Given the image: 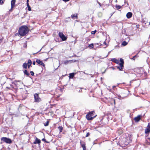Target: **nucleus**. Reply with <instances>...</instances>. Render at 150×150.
Returning a JSON list of instances; mask_svg holds the SVG:
<instances>
[{
	"instance_id": "f257e3e1",
	"label": "nucleus",
	"mask_w": 150,
	"mask_h": 150,
	"mask_svg": "<svg viewBox=\"0 0 150 150\" xmlns=\"http://www.w3.org/2000/svg\"><path fill=\"white\" fill-rule=\"evenodd\" d=\"M29 31V28L26 25H23L21 26L18 30V33L21 36L25 35Z\"/></svg>"
},
{
	"instance_id": "f03ea898",
	"label": "nucleus",
	"mask_w": 150,
	"mask_h": 150,
	"mask_svg": "<svg viewBox=\"0 0 150 150\" xmlns=\"http://www.w3.org/2000/svg\"><path fill=\"white\" fill-rule=\"evenodd\" d=\"M1 140L2 141L8 144H11L12 141L11 139L6 137H2L1 138Z\"/></svg>"
},
{
	"instance_id": "7ed1b4c3",
	"label": "nucleus",
	"mask_w": 150,
	"mask_h": 150,
	"mask_svg": "<svg viewBox=\"0 0 150 150\" xmlns=\"http://www.w3.org/2000/svg\"><path fill=\"white\" fill-rule=\"evenodd\" d=\"M93 113H95V112L93 111H92L89 112L86 115V118L88 120H91L93 118V115H92L91 114Z\"/></svg>"
},
{
	"instance_id": "20e7f679",
	"label": "nucleus",
	"mask_w": 150,
	"mask_h": 150,
	"mask_svg": "<svg viewBox=\"0 0 150 150\" xmlns=\"http://www.w3.org/2000/svg\"><path fill=\"white\" fill-rule=\"evenodd\" d=\"M35 101V102H38L41 100V99L39 97L38 94L37 93H35L34 95Z\"/></svg>"
},
{
	"instance_id": "39448f33",
	"label": "nucleus",
	"mask_w": 150,
	"mask_h": 150,
	"mask_svg": "<svg viewBox=\"0 0 150 150\" xmlns=\"http://www.w3.org/2000/svg\"><path fill=\"white\" fill-rule=\"evenodd\" d=\"M67 38H54L55 41L56 42H59L62 41H65Z\"/></svg>"
},
{
	"instance_id": "423d86ee",
	"label": "nucleus",
	"mask_w": 150,
	"mask_h": 150,
	"mask_svg": "<svg viewBox=\"0 0 150 150\" xmlns=\"http://www.w3.org/2000/svg\"><path fill=\"white\" fill-rule=\"evenodd\" d=\"M145 133L148 134L150 132V122L148 123L147 127L145 130Z\"/></svg>"
},
{
	"instance_id": "0eeeda50",
	"label": "nucleus",
	"mask_w": 150,
	"mask_h": 150,
	"mask_svg": "<svg viewBox=\"0 0 150 150\" xmlns=\"http://www.w3.org/2000/svg\"><path fill=\"white\" fill-rule=\"evenodd\" d=\"M36 62L38 64L42 66L43 67H45V64H44L43 62L41 61L39 59H37Z\"/></svg>"
},
{
	"instance_id": "6e6552de",
	"label": "nucleus",
	"mask_w": 150,
	"mask_h": 150,
	"mask_svg": "<svg viewBox=\"0 0 150 150\" xmlns=\"http://www.w3.org/2000/svg\"><path fill=\"white\" fill-rule=\"evenodd\" d=\"M40 140L36 137L35 141L33 143L34 144H38L39 145H40Z\"/></svg>"
},
{
	"instance_id": "1a4fd4ad",
	"label": "nucleus",
	"mask_w": 150,
	"mask_h": 150,
	"mask_svg": "<svg viewBox=\"0 0 150 150\" xmlns=\"http://www.w3.org/2000/svg\"><path fill=\"white\" fill-rule=\"evenodd\" d=\"M81 147L83 148V150H86V149L85 146V143L81 141L80 142Z\"/></svg>"
},
{
	"instance_id": "9d476101",
	"label": "nucleus",
	"mask_w": 150,
	"mask_h": 150,
	"mask_svg": "<svg viewBox=\"0 0 150 150\" xmlns=\"http://www.w3.org/2000/svg\"><path fill=\"white\" fill-rule=\"evenodd\" d=\"M16 0H12L11 1V9H12L15 6Z\"/></svg>"
},
{
	"instance_id": "9b49d317",
	"label": "nucleus",
	"mask_w": 150,
	"mask_h": 150,
	"mask_svg": "<svg viewBox=\"0 0 150 150\" xmlns=\"http://www.w3.org/2000/svg\"><path fill=\"white\" fill-rule=\"evenodd\" d=\"M132 141L131 139L130 138H127L125 141V145H127L129 143L131 142Z\"/></svg>"
},
{
	"instance_id": "f8f14e48",
	"label": "nucleus",
	"mask_w": 150,
	"mask_h": 150,
	"mask_svg": "<svg viewBox=\"0 0 150 150\" xmlns=\"http://www.w3.org/2000/svg\"><path fill=\"white\" fill-rule=\"evenodd\" d=\"M142 116L141 115H139L137 117H136L134 118L135 121L136 122H139Z\"/></svg>"
},
{
	"instance_id": "ddd939ff",
	"label": "nucleus",
	"mask_w": 150,
	"mask_h": 150,
	"mask_svg": "<svg viewBox=\"0 0 150 150\" xmlns=\"http://www.w3.org/2000/svg\"><path fill=\"white\" fill-rule=\"evenodd\" d=\"M71 17L73 19H77L78 18V14L77 13H74L71 16Z\"/></svg>"
},
{
	"instance_id": "4468645a",
	"label": "nucleus",
	"mask_w": 150,
	"mask_h": 150,
	"mask_svg": "<svg viewBox=\"0 0 150 150\" xmlns=\"http://www.w3.org/2000/svg\"><path fill=\"white\" fill-rule=\"evenodd\" d=\"M132 15V13L131 12H128L126 14V17L128 18H131Z\"/></svg>"
},
{
	"instance_id": "2eb2a0df",
	"label": "nucleus",
	"mask_w": 150,
	"mask_h": 150,
	"mask_svg": "<svg viewBox=\"0 0 150 150\" xmlns=\"http://www.w3.org/2000/svg\"><path fill=\"white\" fill-rule=\"evenodd\" d=\"M129 38H128V39L127 40V41H123L122 42V43L121 45L123 46H125L127 44L129 40Z\"/></svg>"
},
{
	"instance_id": "dca6fc26",
	"label": "nucleus",
	"mask_w": 150,
	"mask_h": 150,
	"mask_svg": "<svg viewBox=\"0 0 150 150\" xmlns=\"http://www.w3.org/2000/svg\"><path fill=\"white\" fill-rule=\"evenodd\" d=\"M76 60H69V61H65L64 62V64H67L68 62H76Z\"/></svg>"
},
{
	"instance_id": "f3484780",
	"label": "nucleus",
	"mask_w": 150,
	"mask_h": 150,
	"mask_svg": "<svg viewBox=\"0 0 150 150\" xmlns=\"http://www.w3.org/2000/svg\"><path fill=\"white\" fill-rule=\"evenodd\" d=\"M59 35L60 38H67L65 36L63 33L61 32L59 33Z\"/></svg>"
},
{
	"instance_id": "a211bd4d",
	"label": "nucleus",
	"mask_w": 150,
	"mask_h": 150,
	"mask_svg": "<svg viewBox=\"0 0 150 150\" xmlns=\"http://www.w3.org/2000/svg\"><path fill=\"white\" fill-rule=\"evenodd\" d=\"M111 60L112 61L117 64H119V61L115 58L112 59Z\"/></svg>"
},
{
	"instance_id": "6ab92c4d",
	"label": "nucleus",
	"mask_w": 150,
	"mask_h": 150,
	"mask_svg": "<svg viewBox=\"0 0 150 150\" xmlns=\"http://www.w3.org/2000/svg\"><path fill=\"white\" fill-rule=\"evenodd\" d=\"M32 64V61L30 59H29L27 64L28 68H29Z\"/></svg>"
},
{
	"instance_id": "aec40b11",
	"label": "nucleus",
	"mask_w": 150,
	"mask_h": 150,
	"mask_svg": "<svg viewBox=\"0 0 150 150\" xmlns=\"http://www.w3.org/2000/svg\"><path fill=\"white\" fill-rule=\"evenodd\" d=\"M119 64V65L117 66V68L120 70H121L122 69V67H123V65H122L121 64Z\"/></svg>"
},
{
	"instance_id": "412c9836",
	"label": "nucleus",
	"mask_w": 150,
	"mask_h": 150,
	"mask_svg": "<svg viewBox=\"0 0 150 150\" xmlns=\"http://www.w3.org/2000/svg\"><path fill=\"white\" fill-rule=\"evenodd\" d=\"M23 72L24 74L26 75L27 76H29L30 75L29 73L28 72V71L26 70H25Z\"/></svg>"
},
{
	"instance_id": "4be33fe9",
	"label": "nucleus",
	"mask_w": 150,
	"mask_h": 150,
	"mask_svg": "<svg viewBox=\"0 0 150 150\" xmlns=\"http://www.w3.org/2000/svg\"><path fill=\"white\" fill-rule=\"evenodd\" d=\"M74 74H75L74 73L70 74L69 76V78H72L74 77Z\"/></svg>"
},
{
	"instance_id": "5701e85b",
	"label": "nucleus",
	"mask_w": 150,
	"mask_h": 150,
	"mask_svg": "<svg viewBox=\"0 0 150 150\" xmlns=\"http://www.w3.org/2000/svg\"><path fill=\"white\" fill-rule=\"evenodd\" d=\"M23 68H25V69H26L27 67V63H26L25 62L23 64Z\"/></svg>"
},
{
	"instance_id": "b1692460",
	"label": "nucleus",
	"mask_w": 150,
	"mask_h": 150,
	"mask_svg": "<svg viewBox=\"0 0 150 150\" xmlns=\"http://www.w3.org/2000/svg\"><path fill=\"white\" fill-rule=\"evenodd\" d=\"M115 7L117 10H119V9L121 8H122V6L120 5H118L117 4L116 5Z\"/></svg>"
},
{
	"instance_id": "393cba45",
	"label": "nucleus",
	"mask_w": 150,
	"mask_h": 150,
	"mask_svg": "<svg viewBox=\"0 0 150 150\" xmlns=\"http://www.w3.org/2000/svg\"><path fill=\"white\" fill-rule=\"evenodd\" d=\"M120 63L119 62V64H121L122 65H123L124 61L123 59H122V58H120Z\"/></svg>"
},
{
	"instance_id": "a878e982",
	"label": "nucleus",
	"mask_w": 150,
	"mask_h": 150,
	"mask_svg": "<svg viewBox=\"0 0 150 150\" xmlns=\"http://www.w3.org/2000/svg\"><path fill=\"white\" fill-rule=\"evenodd\" d=\"M58 129L59 130L60 132H61L62 131L63 127L62 126H59L58 127Z\"/></svg>"
},
{
	"instance_id": "bb28decb",
	"label": "nucleus",
	"mask_w": 150,
	"mask_h": 150,
	"mask_svg": "<svg viewBox=\"0 0 150 150\" xmlns=\"http://www.w3.org/2000/svg\"><path fill=\"white\" fill-rule=\"evenodd\" d=\"M88 46L91 49L93 48V43H92L90 45H89Z\"/></svg>"
},
{
	"instance_id": "cd10ccee",
	"label": "nucleus",
	"mask_w": 150,
	"mask_h": 150,
	"mask_svg": "<svg viewBox=\"0 0 150 150\" xmlns=\"http://www.w3.org/2000/svg\"><path fill=\"white\" fill-rule=\"evenodd\" d=\"M49 125V121H47L46 123H44V125L45 126H47Z\"/></svg>"
},
{
	"instance_id": "c85d7f7f",
	"label": "nucleus",
	"mask_w": 150,
	"mask_h": 150,
	"mask_svg": "<svg viewBox=\"0 0 150 150\" xmlns=\"http://www.w3.org/2000/svg\"><path fill=\"white\" fill-rule=\"evenodd\" d=\"M28 8V10L29 11H31V8L30 7V5H29L28 6H27Z\"/></svg>"
},
{
	"instance_id": "c756f323",
	"label": "nucleus",
	"mask_w": 150,
	"mask_h": 150,
	"mask_svg": "<svg viewBox=\"0 0 150 150\" xmlns=\"http://www.w3.org/2000/svg\"><path fill=\"white\" fill-rule=\"evenodd\" d=\"M23 47L25 48H26L27 47V45L26 44V42H25L24 43Z\"/></svg>"
},
{
	"instance_id": "7c9ffc66",
	"label": "nucleus",
	"mask_w": 150,
	"mask_h": 150,
	"mask_svg": "<svg viewBox=\"0 0 150 150\" xmlns=\"http://www.w3.org/2000/svg\"><path fill=\"white\" fill-rule=\"evenodd\" d=\"M96 30H95L94 31H92L91 32V34H94L96 33Z\"/></svg>"
},
{
	"instance_id": "2f4dec72",
	"label": "nucleus",
	"mask_w": 150,
	"mask_h": 150,
	"mask_svg": "<svg viewBox=\"0 0 150 150\" xmlns=\"http://www.w3.org/2000/svg\"><path fill=\"white\" fill-rule=\"evenodd\" d=\"M30 73L32 76H33L34 75V73L33 71H31Z\"/></svg>"
},
{
	"instance_id": "473e14b6",
	"label": "nucleus",
	"mask_w": 150,
	"mask_h": 150,
	"mask_svg": "<svg viewBox=\"0 0 150 150\" xmlns=\"http://www.w3.org/2000/svg\"><path fill=\"white\" fill-rule=\"evenodd\" d=\"M4 2L2 0H0V4H4Z\"/></svg>"
},
{
	"instance_id": "72a5a7b5",
	"label": "nucleus",
	"mask_w": 150,
	"mask_h": 150,
	"mask_svg": "<svg viewBox=\"0 0 150 150\" xmlns=\"http://www.w3.org/2000/svg\"><path fill=\"white\" fill-rule=\"evenodd\" d=\"M103 43L104 44H105L106 45V47L108 46V45L105 42V41H104Z\"/></svg>"
},
{
	"instance_id": "f704fd0d",
	"label": "nucleus",
	"mask_w": 150,
	"mask_h": 150,
	"mask_svg": "<svg viewBox=\"0 0 150 150\" xmlns=\"http://www.w3.org/2000/svg\"><path fill=\"white\" fill-rule=\"evenodd\" d=\"M103 43L104 44H105L106 45V47L108 46V45L105 42V41H104Z\"/></svg>"
},
{
	"instance_id": "c9c22d12",
	"label": "nucleus",
	"mask_w": 150,
	"mask_h": 150,
	"mask_svg": "<svg viewBox=\"0 0 150 150\" xmlns=\"http://www.w3.org/2000/svg\"><path fill=\"white\" fill-rule=\"evenodd\" d=\"M90 135V133L89 132H87L86 134V137H88L89 135Z\"/></svg>"
},
{
	"instance_id": "e433bc0d",
	"label": "nucleus",
	"mask_w": 150,
	"mask_h": 150,
	"mask_svg": "<svg viewBox=\"0 0 150 150\" xmlns=\"http://www.w3.org/2000/svg\"><path fill=\"white\" fill-rule=\"evenodd\" d=\"M94 113H92V114H91L92 115H93V118H94L96 116V115L95 116H94Z\"/></svg>"
},
{
	"instance_id": "4c0bfd02",
	"label": "nucleus",
	"mask_w": 150,
	"mask_h": 150,
	"mask_svg": "<svg viewBox=\"0 0 150 150\" xmlns=\"http://www.w3.org/2000/svg\"><path fill=\"white\" fill-rule=\"evenodd\" d=\"M63 1L65 2H67L69 1V0H62Z\"/></svg>"
},
{
	"instance_id": "58836bf2",
	"label": "nucleus",
	"mask_w": 150,
	"mask_h": 150,
	"mask_svg": "<svg viewBox=\"0 0 150 150\" xmlns=\"http://www.w3.org/2000/svg\"><path fill=\"white\" fill-rule=\"evenodd\" d=\"M33 64L34 65H35V61H33Z\"/></svg>"
},
{
	"instance_id": "ea45409f",
	"label": "nucleus",
	"mask_w": 150,
	"mask_h": 150,
	"mask_svg": "<svg viewBox=\"0 0 150 150\" xmlns=\"http://www.w3.org/2000/svg\"><path fill=\"white\" fill-rule=\"evenodd\" d=\"M2 38H1L0 39V43H1V42H2Z\"/></svg>"
},
{
	"instance_id": "a19ab883",
	"label": "nucleus",
	"mask_w": 150,
	"mask_h": 150,
	"mask_svg": "<svg viewBox=\"0 0 150 150\" xmlns=\"http://www.w3.org/2000/svg\"><path fill=\"white\" fill-rule=\"evenodd\" d=\"M110 51L109 52H108V54L106 56V57H108V55L110 54Z\"/></svg>"
},
{
	"instance_id": "79ce46f5",
	"label": "nucleus",
	"mask_w": 150,
	"mask_h": 150,
	"mask_svg": "<svg viewBox=\"0 0 150 150\" xmlns=\"http://www.w3.org/2000/svg\"><path fill=\"white\" fill-rule=\"evenodd\" d=\"M116 86H112V88L113 89H114V88H115L116 87Z\"/></svg>"
},
{
	"instance_id": "37998d69",
	"label": "nucleus",
	"mask_w": 150,
	"mask_h": 150,
	"mask_svg": "<svg viewBox=\"0 0 150 150\" xmlns=\"http://www.w3.org/2000/svg\"><path fill=\"white\" fill-rule=\"evenodd\" d=\"M139 25H137V28H139Z\"/></svg>"
},
{
	"instance_id": "c03bdc74",
	"label": "nucleus",
	"mask_w": 150,
	"mask_h": 150,
	"mask_svg": "<svg viewBox=\"0 0 150 150\" xmlns=\"http://www.w3.org/2000/svg\"><path fill=\"white\" fill-rule=\"evenodd\" d=\"M27 6H28L29 5L28 3H27Z\"/></svg>"
},
{
	"instance_id": "a18cd8bd",
	"label": "nucleus",
	"mask_w": 150,
	"mask_h": 150,
	"mask_svg": "<svg viewBox=\"0 0 150 150\" xmlns=\"http://www.w3.org/2000/svg\"><path fill=\"white\" fill-rule=\"evenodd\" d=\"M45 140H45V139H44V138L43 139H42V141H45Z\"/></svg>"
},
{
	"instance_id": "49530a36",
	"label": "nucleus",
	"mask_w": 150,
	"mask_h": 150,
	"mask_svg": "<svg viewBox=\"0 0 150 150\" xmlns=\"http://www.w3.org/2000/svg\"><path fill=\"white\" fill-rule=\"evenodd\" d=\"M118 96L119 98V99H120V98H121V97L120 95Z\"/></svg>"
},
{
	"instance_id": "de8ad7c7",
	"label": "nucleus",
	"mask_w": 150,
	"mask_h": 150,
	"mask_svg": "<svg viewBox=\"0 0 150 150\" xmlns=\"http://www.w3.org/2000/svg\"><path fill=\"white\" fill-rule=\"evenodd\" d=\"M29 1V0H27V3H28Z\"/></svg>"
},
{
	"instance_id": "09e8293b",
	"label": "nucleus",
	"mask_w": 150,
	"mask_h": 150,
	"mask_svg": "<svg viewBox=\"0 0 150 150\" xmlns=\"http://www.w3.org/2000/svg\"><path fill=\"white\" fill-rule=\"evenodd\" d=\"M2 100L1 97H0V100Z\"/></svg>"
},
{
	"instance_id": "8fccbe9b",
	"label": "nucleus",
	"mask_w": 150,
	"mask_h": 150,
	"mask_svg": "<svg viewBox=\"0 0 150 150\" xmlns=\"http://www.w3.org/2000/svg\"><path fill=\"white\" fill-rule=\"evenodd\" d=\"M6 88H8V89H9V88L8 87H7Z\"/></svg>"
},
{
	"instance_id": "3c124183",
	"label": "nucleus",
	"mask_w": 150,
	"mask_h": 150,
	"mask_svg": "<svg viewBox=\"0 0 150 150\" xmlns=\"http://www.w3.org/2000/svg\"><path fill=\"white\" fill-rule=\"evenodd\" d=\"M10 86H11L12 87V86H12V85H10Z\"/></svg>"
},
{
	"instance_id": "603ef678",
	"label": "nucleus",
	"mask_w": 150,
	"mask_h": 150,
	"mask_svg": "<svg viewBox=\"0 0 150 150\" xmlns=\"http://www.w3.org/2000/svg\"><path fill=\"white\" fill-rule=\"evenodd\" d=\"M148 139L150 141V138H148Z\"/></svg>"
},
{
	"instance_id": "864d4df0",
	"label": "nucleus",
	"mask_w": 150,
	"mask_h": 150,
	"mask_svg": "<svg viewBox=\"0 0 150 150\" xmlns=\"http://www.w3.org/2000/svg\"><path fill=\"white\" fill-rule=\"evenodd\" d=\"M99 4L100 5V3H99Z\"/></svg>"
},
{
	"instance_id": "5fc2aeb1",
	"label": "nucleus",
	"mask_w": 150,
	"mask_h": 150,
	"mask_svg": "<svg viewBox=\"0 0 150 150\" xmlns=\"http://www.w3.org/2000/svg\"><path fill=\"white\" fill-rule=\"evenodd\" d=\"M149 25H150V21L149 22Z\"/></svg>"
},
{
	"instance_id": "6e6d98bb",
	"label": "nucleus",
	"mask_w": 150,
	"mask_h": 150,
	"mask_svg": "<svg viewBox=\"0 0 150 150\" xmlns=\"http://www.w3.org/2000/svg\"><path fill=\"white\" fill-rule=\"evenodd\" d=\"M80 91H81V90H79V92H80Z\"/></svg>"
},
{
	"instance_id": "4d7b16f0",
	"label": "nucleus",
	"mask_w": 150,
	"mask_h": 150,
	"mask_svg": "<svg viewBox=\"0 0 150 150\" xmlns=\"http://www.w3.org/2000/svg\"><path fill=\"white\" fill-rule=\"evenodd\" d=\"M100 46H101V45H102V44H101L100 43Z\"/></svg>"
},
{
	"instance_id": "13d9d810",
	"label": "nucleus",
	"mask_w": 150,
	"mask_h": 150,
	"mask_svg": "<svg viewBox=\"0 0 150 150\" xmlns=\"http://www.w3.org/2000/svg\"><path fill=\"white\" fill-rule=\"evenodd\" d=\"M136 56H134V57H133V58L135 57Z\"/></svg>"
},
{
	"instance_id": "bf43d9fd",
	"label": "nucleus",
	"mask_w": 150,
	"mask_h": 150,
	"mask_svg": "<svg viewBox=\"0 0 150 150\" xmlns=\"http://www.w3.org/2000/svg\"><path fill=\"white\" fill-rule=\"evenodd\" d=\"M97 45H99V43H98V44H97Z\"/></svg>"
},
{
	"instance_id": "052dcab7",
	"label": "nucleus",
	"mask_w": 150,
	"mask_h": 150,
	"mask_svg": "<svg viewBox=\"0 0 150 150\" xmlns=\"http://www.w3.org/2000/svg\"><path fill=\"white\" fill-rule=\"evenodd\" d=\"M38 53V52H36V53Z\"/></svg>"
},
{
	"instance_id": "680f3d73",
	"label": "nucleus",
	"mask_w": 150,
	"mask_h": 150,
	"mask_svg": "<svg viewBox=\"0 0 150 150\" xmlns=\"http://www.w3.org/2000/svg\"><path fill=\"white\" fill-rule=\"evenodd\" d=\"M38 53V52H36V53Z\"/></svg>"
},
{
	"instance_id": "e2e57ef3",
	"label": "nucleus",
	"mask_w": 150,
	"mask_h": 150,
	"mask_svg": "<svg viewBox=\"0 0 150 150\" xmlns=\"http://www.w3.org/2000/svg\"><path fill=\"white\" fill-rule=\"evenodd\" d=\"M38 53V52H36V53Z\"/></svg>"
}]
</instances>
